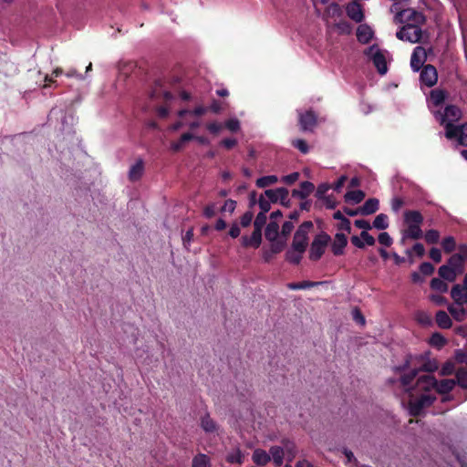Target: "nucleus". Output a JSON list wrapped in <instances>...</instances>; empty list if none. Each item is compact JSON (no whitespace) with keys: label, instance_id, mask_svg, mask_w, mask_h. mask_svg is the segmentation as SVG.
Wrapping results in <instances>:
<instances>
[{"label":"nucleus","instance_id":"obj_38","mask_svg":"<svg viewBox=\"0 0 467 467\" xmlns=\"http://www.w3.org/2000/svg\"><path fill=\"white\" fill-rule=\"evenodd\" d=\"M225 128L228 129L232 132H235L240 129V122L238 119H230L225 121Z\"/></svg>","mask_w":467,"mask_h":467},{"label":"nucleus","instance_id":"obj_20","mask_svg":"<svg viewBox=\"0 0 467 467\" xmlns=\"http://www.w3.org/2000/svg\"><path fill=\"white\" fill-rule=\"evenodd\" d=\"M193 139H194V136L192 133H190V132L183 133L180 137V140L178 141H175V142L171 143V149L173 151L178 152V151H180L183 148V145H184L185 142L190 141V140H192Z\"/></svg>","mask_w":467,"mask_h":467},{"label":"nucleus","instance_id":"obj_53","mask_svg":"<svg viewBox=\"0 0 467 467\" xmlns=\"http://www.w3.org/2000/svg\"><path fill=\"white\" fill-rule=\"evenodd\" d=\"M227 224H226V222L223 219V218H219L215 224H214V229L218 232L220 231H223L226 228Z\"/></svg>","mask_w":467,"mask_h":467},{"label":"nucleus","instance_id":"obj_22","mask_svg":"<svg viewBox=\"0 0 467 467\" xmlns=\"http://www.w3.org/2000/svg\"><path fill=\"white\" fill-rule=\"evenodd\" d=\"M333 217L334 219L340 221V223L338 225V228L340 230L347 231L348 233L351 232L350 221L347 217H345L340 211L336 212Z\"/></svg>","mask_w":467,"mask_h":467},{"label":"nucleus","instance_id":"obj_15","mask_svg":"<svg viewBox=\"0 0 467 467\" xmlns=\"http://www.w3.org/2000/svg\"><path fill=\"white\" fill-rule=\"evenodd\" d=\"M200 425L202 429L207 433H213L218 430L217 423L210 417L209 413H206L201 417Z\"/></svg>","mask_w":467,"mask_h":467},{"label":"nucleus","instance_id":"obj_57","mask_svg":"<svg viewBox=\"0 0 467 467\" xmlns=\"http://www.w3.org/2000/svg\"><path fill=\"white\" fill-rule=\"evenodd\" d=\"M344 213L348 214V216H356L358 214H360V208L358 209H350L348 207L344 208Z\"/></svg>","mask_w":467,"mask_h":467},{"label":"nucleus","instance_id":"obj_39","mask_svg":"<svg viewBox=\"0 0 467 467\" xmlns=\"http://www.w3.org/2000/svg\"><path fill=\"white\" fill-rule=\"evenodd\" d=\"M405 203V201L402 197H400V196H396L392 199V202H391V209L394 211V212H399L400 209L404 205Z\"/></svg>","mask_w":467,"mask_h":467},{"label":"nucleus","instance_id":"obj_18","mask_svg":"<svg viewBox=\"0 0 467 467\" xmlns=\"http://www.w3.org/2000/svg\"><path fill=\"white\" fill-rule=\"evenodd\" d=\"M281 443L283 445L281 447L284 448V453L286 452L288 461L292 462L296 454V446L295 442L289 439H283Z\"/></svg>","mask_w":467,"mask_h":467},{"label":"nucleus","instance_id":"obj_11","mask_svg":"<svg viewBox=\"0 0 467 467\" xmlns=\"http://www.w3.org/2000/svg\"><path fill=\"white\" fill-rule=\"evenodd\" d=\"M314 184L306 181L300 183V189H294L292 191V196L306 199L314 191Z\"/></svg>","mask_w":467,"mask_h":467},{"label":"nucleus","instance_id":"obj_10","mask_svg":"<svg viewBox=\"0 0 467 467\" xmlns=\"http://www.w3.org/2000/svg\"><path fill=\"white\" fill-rule=\"evenodd\" d=\"M373 37L371 27L366 24H361L357 28L358 41L362 44H368Z\"/></svg>","mask_w":467,"mask_h":467},{"label":"nucleus","instance_id":"obj_2","mask_svg":"<svg viewBox=\"0 0 467 467\" xmlns=\"http://www.w3.org/2000/svg\"><path fill=\"white\" fill-rule=\"evenodd\" d=\"M313 227L314 224L311 221H305L299 225L293 237L291 244L293 249L297 252H306L309 241L308 234Z\"/></svg>","mask_w":467,"mask_h":467},{"label":"nucleus","instance_id":"obj_44","mask_svg":"<svg viewBox=\"0 0 467 467\" xmlns=\"http://www.w3.org/2000/svg\"><path fill=\"white\" fill-rule=\"evenodd\" d=\"M222 129H223V125L221 123H218L215 121L210 122L207 124V130L213 134L219 133Z\"/></svg>","mask_w":467,"mask_h":467},{"label":"nucleus","instance_id":"obj_5","mask_svg":"<svg viewBox=\"0 0 467 467\" xmlns=\"http://www.w3.org/2000/svg\"><path fill=\"white\" fill-rule=\"evenodd\" d=\"M298 123L302 131H313L317 124V116L311 109L298 112Z\"/></svg>","mask_w":467,"mask_h":467},{"label":"nucleus","instance_id":"obj_12","mask_svg":"<svg viewBox=\"0 0 467 467\" xmlns=\"http://www.w3.org/2000/svg\"><path fill=\"white\" fill-rule=\"evenodd\" d=\"M252 460L258 466H265L271 461V456L263 449H255Z\"/></svg>","mask_w":467,"mask_h":467},{"label":"nucleus","instance_id":"obj_29","mask_svg":"<svg viewBox=\"0 0 467 467\" xmlns=\"http://www.w3.org/2000/svg\"><path fill=\"white\" fill-rule=\"evenodd\" d=\"M292 146L297 149L303 154H306L309 151V146L307 142L303 139H296L292 140Z\"/></svg>","mask_w":467,"mask_h":467},{"label":"nucleus","instance_id":"obj_14","mask_svg":"<svg viewBox=\"0 0 467 467\" xmlns=\"http://www.w3.org/2000/svg\"><path fill=\"white\" fill-rule=\"evenodd\" d=\"M379 200L376 198L368 199L362 206H360V214L369 215L375 213L379 210Z\"/></svg>","mask_w":467,"mask_h":467},{"label":"nucleus","instance_id":"obj_42","mask_svg":"<svg viewBox=\"0 0 467 467\" xmlns=\"http://www.w3.org/2000/svg\"><path fill=\"white\" fill-rule=\"evenodd\" d=\"M299 178V173L298 172H292L288 175H285L282 178V182L288 184V185H291L293 183H295Z\"/></svg>","mask_w":467,"mask_h":467},{"label":"nucleus","instance_id":"obj_7","mask_svg":"<svg viewBox=\"0 0 467 467\" xmlns=\"http://www.w3.org/2000/svg\"><path fill=\"white\" fill-rule=\"evenodd\" d=\"M346 12L348 16L356 23H360L364 19L362 7L356 1L347 5Z\"/></svg>","mask_w":467,"mask_h":467},{"label":"nucleus","instance_id":"obj_19","mask_svg":"<svg viewBox=\"0 0 467 467\" xmlns=\"http://www.w3.org/2000/svg\"><path fill=\"white\" fill-rule=\"evenodd\" d=\"M304 253L305 252H297L291 247L285 252V257L288 263L297 265L300 264Z\"/></svg>","mask_w":467,"mask_h":467},{"label":"nucleus","instance_id":"obj_56","mask_svg":"<svg viewBox=\"0 0 467 467\" xmlns=\"http://www.w3.org/2000/svg\"><path fill=\"white\" fill-rule=\"evenodd\" d=\"M353 317H354V320L357 321L358 323H360V324L365 323V317L358 309L354 310Z\"/></svg>","mask_w":467,"mask_h":467},{"label":"nucleus","instance_id":"obj_23","mask_svg":"<svg viewBox=\"0 0 467 467\" xmlns=\"http://www.w3.org/2000/svg\"><path fill=\"white\" fill-rule=\"evenodd\" d=\"M277 181H278L277 176H275V175H266V176H263V177L258 178L256 180V182H255V185L258 188H265L267 186L275 184V182H277Z\"/></svg>","mask_w":467,"mask_h":467},{"label":"nucleus","instance_id":"obj_27","mask_svg":"<svg viewBox=\"0 0 467 467\" xmlns=\"http://www.w3.org/2000/svg\"><path fill=\"white\" fill-rule=\"evenodd\" d=\"M319 283L317 282H311V281H302L297 283H289L287 285V287L292 290H300V289H306L310 287H314L317 285Z\"/></svg>","mask_w":467,"mask_h":467},{"label":"nucleus","instance_id":"obj_9","mask_svg":"<svg viewBox=\"0 0 467 467\" xmlns=\"http://www.w3.org/2000/svg\"><path fill=\"white\" fill-rule=\"evenodd\" d=\"M348 244L347 236L344 234L337 233L335 235L334 242L332 244V253L334 255L338 256L344 254V248Z\"/></svg>","mask_w":467,"mask_h":467},{"label":"nucleus","instance_id":"obj_30","mask_svg":"<svg viewBox=\"0 0 467 467\" xmlns=\"http://www.w3.org/2000/svg\"><path fill=\"white\" fill-rule=\"evenodd\" d=\"M270 242L271 244L269 248L271 249V253H274L275 254L281 253L286 244L285 240L275 239V241Z\"/></svg>","mask_w":467,"mask_h":467},{"label":"nucleus","instance_id":"obj_26","mask_svg":"<svg viewBox=\"0 0 467 467\" xmlns=\"http://www.w3.org/2000/svg\"><path fill=\"white\" fill-rule=\"evenodd\" d=\"M389 226L388 216L385 213L378 214L373 221V227L378 230H385Z\"/></svg>","mask_w":467,"mask_h":467},{"label":"nucleus","instance_id":"obj_60","mask_svg":"<svg viewBox=\"0 0 467 467\" xmlns=\"http://www.w3.org/2000/svg\"><path fill=\"white\" fill-rule=\"evenodd\" d=\"M392 258L394 259V262L397 265H400L405 261V259L401 256H400L397 253L393 252L391 254Z\"/></svg>","mask_w":467,"mask_h":467},{"label":"nucleus","instance_id":"obj_45","mask_svg":"<svg viewBox=\"0 0 467 467\" xmlns=\"http://www.w3.org/2000/svg\"><path fill=\"white\" fill-rule=\"evenodd\" d=\"M355 225L359 228V229H363L364 231H368V230H370L371 229V225L369 223L368 221L367 220H363V219H359V220H356L355 221Z\"/></svg>","mask_w":467,"mask_h":467},{"label":"nucleus","instance_id":"obj_4","mask_svg":"<svg viewBox=\"0 0 467 467\" xmlns=\"http://www.w3.org/2000/svg\"><path fill=\"white\" fill-rule=\"evenodd\" d=\"M365 54L371 57L373 65L380 75H385L388 71L387 61L384 54L377 48V46H371Z\"/></svg>","mask_w":467,"mask_h":467},{"label":"nucleus","instance_id":"obj_13","mask_svg":"<svg viewBox=\"0 0 467 467\" xmlns=\"http://www.w3.org/2000/svg\"><path fill=\"white\" fill-rule=\"evenodd\" d=\"M144 171V162L141 159H139L134 165H132L129 171V179L130 182L139 181Z\"/></svg>","mask_w":467,"mask_h":467},{"label":"nucleus","instance_id":"obj_49","mask_svg":"<svg viewBox=\"0 0 467 467\" xmlns=\"http://www.w3.org/2000/svg\"><path fill=\"white\" fill-rule=\"evenodd\" d=\"M221 143L225 149L231 150L237 144V140L235 139L228 138V139H223Z\"/></svg>","mask_w":467,"mask_h":467},{"label":"nucleus","instance_id":"obj_64","mask_svg":"<svg viewBox=\"0 0 467 467\" xmlns=\"http://www.w3.org/2000/svg\"><path fill=\"white\" fill-rule=\"evenodd\" d=\"M296 467H313V465L309 462L303 460V461H299L296 463Z\"/></svg>","mask_w":467,"mask_h":467},{"label":"nucleus","instance_id":"obj_63","mask_svg":"<svg viewBox=\"0 0 467 467\" xmlns=\"http://www.w3.org/2000/svg\"><path fill=\"white\" fill-rule=\"evenodd\" d=\"M283 216V213L280 210L275 211L270 214L271 221L276 220L278 218H281Z\"/></svg>","mask_w":467,"mask_h":467},{"label":"nucleus","instance_id":"obj_28","mask_svg":"<svg viewBox=\"0 0 467 467\" xmlns=\"http://www.w3.org/2000/svg\"><path fill=\"white\" fill-rule=\"evenodd\" d=\"M389 381L391 383H399L400 386L401 387L402 389V391L406 394V393H409V374H407L406 372L402 373L400 376V379H389Z\"/></svg>","mask_w":467,"mask_h":467},{"label":"nucleus","instance_id":"obj_41","mask_svg":"<svg viewBox=\"0 0 467 467\" xmlns=\"http://www.w3.org/2000/svg\"><path fill=\"white\" fill-rule=\"evenodd\" d=\"M294 229V223L291 221H285L282 225L281 234L283 236H288Z\"/></svg>","mask_w":467,"mask_h":467},{"label":"nucleus","instance_id":"obj_40","mask_svg":"<svg viewBox=\"0 0 467 467\" xmlns=\"http://www.w3.org/2000/svg\"><path fill=\"white\" fill-rule=\"evenodd\" d=\"M330 188H331V186L328 183H323V184L318 185L317 192H316V196L318 199L325 198V194L327 192V191Z\"/></svg>","mask_w":467,"mask_h":467},{"label":"nucleus","instance_id":"obj_6","mask_svg":"<svg viewBox=\"0 0 467 467\" xmlns=\"http://www.w3.org/2000/svg\"><path fill=\"white\" fill-rule=\"evenodd\" d=\"M265 194L267 196V198L270 200L271 202L275 203L278 201L283 205H287L286 202H288V194L289 192L286 188L280 187L277 189H269L265 191Z\"/></svg>","mask_w":467,"mask_h":467},{"label":"nucleus","instance_id":"obj_17","mask_svg":"<svg viewBox=\"0 0 467 467\" xmlns=\"http://www.w3.org/2000/svg\"><path fill=\"white\" fill-rule=\"evenodd\" d=\"M279 234V224L271 221L265 227V236L268 241H275Z\"/></svg>","mask_w":467,"mask_h":467},{"label":"nucleus","instance_id":"obj_61","mask_svg":"<svg viewBox=\"0 0 467 467\" xmlns=\"http://www.w3.org/2000/svg\"><path fill=\"white\" fill-rule=\"evenodd\" d=\"M360 185V180L358 177H353L350 182L348 187L355 188Z\"/></svg>","mask_w":467,"mask_h":467},{"label":"nucleus","instance_id":"obj_50","mask_svg":"<svg viewBox=\"0 0 467 467\" xmlns=\"http://www.w3.org/2000/svg\"><path fill=\"white\" fill-rule=\"evenodd\" d=\"M208 111V108L204 106H198L192 110V115L201 117Z\"/></svg>","mask_w":467,"mask_h":467},{"label":"nucleus","instance_id":"obj_46","mask_svg":"<svg viewBox=\"0 0 467 467\" xmlns=\"http://www.w3.org/2000/svg\"><path fill=\"white\" fill-rule=\"evenodd\" d=\"M347 176L346 175H342L340 176L337 181L333 184L332 188L336 191V192H340V190L342 189V187L344 186L346 181H347Z\"/></svg>","mask_w":467,"mask_h":467},{"label":"nucleus","instance_id":"obj_25","mask_svg":"<svg viewBox=\"0 0 467 467\" xmlns=\"http://www.w3.org/2000/svg\"><path fill=\"white\" fill-rule=\"evenodd\" d=\"M192 467H211L210 458L206 454H197L192 459Z\"/></svg>","mask_w":467,"mask_h":467},{"label":"nucleus","instance_id":"obj_52","mask_svg":"<svg viewBox=\"0 0 467 467\" xmlns=\"http://www.w3.org/2000/svg\"><path fill=\"white\" fill-rule=\"evenodd\" d=\"M193 238V229H189L185 234L182 237L183 244L186 246L187 244H190Z\"/></svg>","mask_w":467,"mask_h":467},{"label":"nucleus","instance_id":"obj_58","mask_svg":"<svg viewBox=\"0 0 467 467\" xmlns=\"http://www.w3.org/2000/svg\"><path fill=\"white\" fill-rule=\"evenodd\" d=\"M343 453L345 454L348 462H352L353 461H356V458L351 451L344 449Z\"/></svg>","mask_w":467,"mask_h":467},{"label":"nucleus","instance_id":"obj_35","mask_svg":"<svg viewBox=\"0 0 467 467\" xmlns=\"http://www.w3.org/2000/svg\"><path fill=\"white\" fill-rule=\"evenodd\" d=\"M379 243L384 246L389 247L392 244V238L386 233H380L378 237Z\"/></svg>","mask_w":467,"mask_h":467},{"label":"nucleus","instance_id":"obj_47","mask_svg":"<svg viewBox=\"0 0 467 467\" xmlns=\"http://www.w3.org/2000/svg\"><path fill=\"white\" fill-rule=\"evenodd\" d=\"M262 254H263V259L265 263H270L275 255L274 253H271V249L266 248V247H263Z\"/></svg>","mask_w":467,"mask_h":467},{"label":"nucleus","instance_id":"obj_24","mask_svg":"<svg viewBox=\"0 0 467 467\" xmlns=\"http://www.w3.org/2000/svg\"><path fill=\"white\" fill-rule=\"evenodd\" d=\"M244 455L240 449H236L235 451L230 452L226 456V462L229 463H236L241 465L244 462Z\"/></svg>","mask_w":467,"mask_h":467},{"label":"nucleus","instance_id":"obj_51","mask_svg":"<svg viewBox=\"0 0 467 467\" xmlns=\"http://www.w3.org/2000/svg\"><path fill=\"white\" fill-rule=\"evenodd\" d=\"M207 108H208V110H211L213 113H219L222 110L221 103L216 99H213L212 101L210 107H207Z\"/></svg>","mask_w":467,"mask_h":467},{"label":"nucleus","instance_id":"obj_31","mask_svg":"<svg viewBox=\"0 0 467 467\" xmlns=\"http://www.w3.org/2000/svg\"><path fill=\"white\" fill-rule=\"evenodd\" d=\"M216 214V203L211 202L204 206L202 210V215L207 218L211 219Z\"/></svg>","mask_w":467,"mask_h":467},{"label":"nucleus","instance_id":"obj_43","mask_svg":"<svg viewBox=\"0 0 467 467\" xmlns=\"http://www.w3.org/2000/svg\"><path fill=\"white\" fill-rule=\"evenodd\" d=\"M360 238L363 240L364 244H366L369 246L375 244V238L366 231L361 232Z\"/></svg>","mask_w":467,"mask_h":467},{"label":"nucleus","instance_id":"obj_37","mask_svg":"<svg viewBox=\"0 0 467 467\" xmlns=\"http://www.w3.org/2000/svg\"><path fill=\"white\" fill-rule=\"evenodd\" d=\"M254 213L250 211L245 212L240 218V224L243 227H247L251 224Z\"/></svg>","mask_w":467,"mask_h":467},{"label":"nucleus","instance_id":"obj_34","mask_svg":"<svg viewBox=\"0 0 467 467\" xmlns=\"http://www.w3.org/2000/svg\"><path fill=\"white\" fill-rule=\"evenodd\" d=\"M236 202L232 199H228L224 202V204L220 208V213L229 212V213H234L236 208Z\"/></svg>","mask_w":467,"mask_h":467},{"label":"nucleus","instance_id":"obj_62","mask_svg":"<svg viewBox=\"0 0 467 467\" xmlns=\"http://www.w3.org/2000/svg\"><path fill=\"white\" fill-rule=\"evenodd\" d=\"M161 96L164 101H170L173 99V95L170 91H162Z\"/></svg>","mask_w":467,"mask_h":467},{"label":"nucleus","instance_id":"obj_48","mask_svg":"<svg viewBox=\"0 0 467 467\" xmlns=\"http://www.w3.org/2000/svg\"><path fill=\"white\" fill-rule=\"evenodd\" d=\"M240 233H241L240 227L238 226V224L236 223H234L232 224L228 234L232 238L235 239L240 235Z\"/></svg>","mask_w":467,"mask_h":467},{"label":"nucleus","instance_id":"obj_1","mask_svg":"<svg viewBox=\"0 0 467 467\" xmlns=\"http://www.w3.org/2000/svg\"><path fill=\"white\" fill-rule=\"evenodd\" d=\"M390 12L395 14L394 24L400 26L396 36L400 40H409V5H404L403 2L393 3Z\"/></svg>","mask_w":467,"mask_h":467},{"label":"nucleus","instance_id":"obj_3","mask_svg":"<svg viewBox=\"0 0 467 467\" xmlns=\"http://www.w3.org/2000/svg\"><path fill=\"white\" fill-rule=\"evenodd\" d=\"M330 241V236L325 232L317 234L310 244L309 259L314 262L318 261L325 254Z\"/></svg>","mask_w":467,"mask_h":467},{"label":"nucleus","instance_id":"obj_59","mask_svg":"<svg viewBox=\"0 0 467 467\" xmlns=\"http://www.w3.org/2000/svg\"><path fill=\"white\" fill-rule=\"evenodd\" d=\"M158 87H161V84L159 83V81H157L155 83V88H154V89L151 92L150 97L152 99H157V98H159L161 96V91L158 90Z\"/></svg>","mask_w":467,"mask_h":467},{"label":"nucleus","instance_id":"obj_33","mask_svg":"<svg viewBox=\"0 0 467 467\" xmlns=\"http://www.w3.org/2000/svg\"><path fill=\"white\" fill-rule=\"evenodd\" d=\"M403 229L401 230L402 234V242L404 243L409 238V210L404 211L403 213Z\"/></svg>","mask_w":467,"mask_h":467},{"label":"nucleus","instance_id":"obj_21","mask_svg":"<svg viewBox=\"0 0 467 467\" xmlns=\"http://www.w3.org/2000/svg\"><path fill=\"white\" fill-rule=\"evenodd\" d=\"M365 198V192L361 190L348 191L345 194L346 202H353L354 203H359Z\"/></svg>","mask_w":467,"mask_h":467},{"label":"nucleus","instance_id":"obj_54","mask_svg":"<svg viewBox=\"0 0 467 467\" xmlns=\"http://www.w3.org/2000/svg\"><path fill=\"white\" fill-rule=\"evenodd\" d=\"M157 113L160 118H167L169 115V109L165 106H160L157 108Z\"/></svg>","mask_w":467,"mask_h":467},{"label":"nucleus","instance_id":"obj_36","mask_svg":"<svg viewBox=\"0 0 467 467\" xmlns=\"http://www.w3.org/2000/svg\"><path fill=\"white\" fill-rule=\"evenodd\" d=\"M270 202V200L267 201L263 196H261L258 201V204L261 209V212L259 213L266 214L271 209Z\"/></svg>","mask_w":467,"mask_h":467},{"label":"nucleus","instance_id":"obj_55","mask_svg":"<svg viewBox=\"0 0 467 467\" xmlns=\"http://www.w3.org/2000/svg\"><path fill=\"white\" fill-rule=\"evenodd\" d=\"M351 243L353 245H355L358 248H364L365 244L364 242L358 237V236H352L351 237Z\"/></svg>","mask_w":467,"mask_h":467},{"label":"nucleus","instance_id":"obj_16","mask_svg":"<svg viewBox=\"0 0 467 467\" xmlns=\"http://www.w3.org/2000/svg\"><path fill=\"white\" fill-rule=\"evenodd\" d=\"M269 454L276 467H280L283 464L285 456L284 448L281 446H272L269 449Z\"/></svg>","mask_w":467,"mask_h":467},{"label":"nucleus","instance_id":"obj_32","mask_svg":"<svg viewBox=\"0 0 467 467\" xmlns=\"http://www.w3.org/2000/svg\"><path fill=\"white\" fill-rule=\"evenodd\" d=\"M266 221H267L266 214L258 213V214L255 217V220L254 221V229L262 232V229L265 225Z\"/></svg>","mask_w":467,"mask_h":467},{"label":"nucleus","instance_id":"obj_8","mask_svg":"<svg viewBox=\"0 0 467 467\" xmlns=\"http://www.w3.org/2000/svg\"><path fill=\"white\" fill-rule=\"evenodd\" d=\"M241 242L244 247L258 248L262 244V232L254 229L251 236H242Z\"/></svg>","mask_w":467,"mask_h":467}]
</instances>
